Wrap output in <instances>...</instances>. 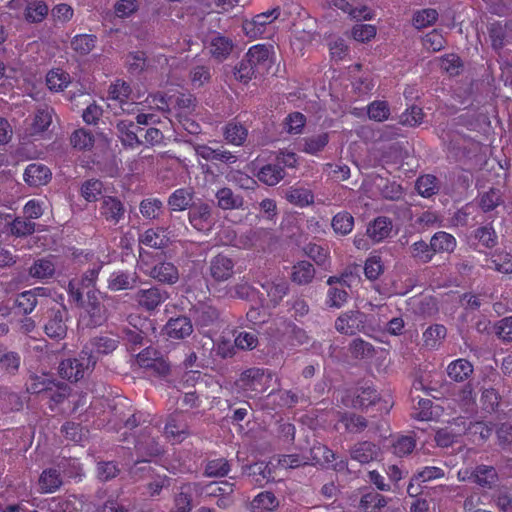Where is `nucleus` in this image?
I'll use <instances>...</instances> for the list:
<instances>
[{"label":"nucleus","mask_w":512,"mask_h":512,"mask_svg":"<svg viewBox=\"0 0 512 512\" xmlns=\"http://www.w3.org/2000/svg\"><path fill=\"white\" fill-rule=\"evenodd\" d=\"M77 306L84 309L78 322L80 328L94 329L106 322L107 309L103 304V296L99 290H87L86 299L83 297V305Z\"/></svg>","instance_id":"obj_1"},{"label":"nucleus","mask_w":512,"mask_h":512,"mask_svg":"<svg viewBox=\"0 0 512 512\" xmlns=\"http://www.w3.org/2000/svg\"><path fill=\"white\" fill-rule=\"evenodd\" d=\"M96 362L92 351L85 347L77 358L62 360L58 366V373L63 379L77 382L84 377L85 371L94 368Z\"/></svg>","instance_id":"obj_2"},{"label":"nucleus","mask_w":512,"mask_h":512,"mask_svg":"<svg viewBox=\"0 0 512 512\" xmlns=\"http://www.w3.org/2000/svg\"><path fill=\"white\" fill-rule=\"evenodd\" d=\"M45 334L53 340L60 341L67 335L68 311L64 306H53L46 312Z\"/></svg>","instance_id":"obj_3"},{"label":"nucleus","mask_w":512,"mask_h":512,"mask_svg":"<svg viewBox=\"0 0 512 512\" xmlns=\"http://www.w3.org/2000/svg\"><path fill=\"white\" fill-rule=\"evenodd\" d=\"M8 7L23 10V17L29 23L42 22L49 12L46 0H11Z\"/></svg>","instance_id":"obj_4"},{"label":"nucleus","mask_w":512,"mask_h":512,"mask_svg":"<svg viewBox=\"0 0 512 512\" xmlns=\"http://www.w3.org/2000/svg\"><path fill=\"white\" fill-rule=\"evenodd\" d=\"M134 450L137 458L151 460L163 454L159 443L151 436L149 427H145L135 436Z\"/></svg>","instance_id":"obj_5"},{"label":"nucleus","mask_w":512,"mask_h":512,"mask_svg":"<svg viewBox=\"0 0 512 512\" xmlns=\"http://www.w3.org/2000/svg\"><path fill=\"white\" fill-rule=\"evenodd\" d=\"M99 269L93 268L84 273L81 279H72L68 284V294L76 305H83V295L89 289H95L94 283Z\"/></svg>","instance_id":"obj_6"},{"label":"nucleus","mask_w":512,"mask_h":512,"mask_svg":"<svg viewBox=\"0 0 512 512\" xmlns=\"http://www.w3.org/2000/svg\"><path fill=\"white\" fill-rule=\"evenodd\" d=\"M280 16V7L255 15L252 20L243 22V31L250 38H256L263 34L265 26Z\"/></svg>","instance_id":"obj_7"},{"label":"nucleus","mask_w":512,"mask_h":512,"mask_svg":"<svg viewBox=\"0 0 512 512\" xmlns=\"http://www.w3.org/2000/svg\"><path fill=\"white\" fill-rule=\"evenodd\" d=\"M128 99V84L124 80H117L108 91L107 106L115 116L126 111L124 106Z\"/></svg>","instance_id":"obj_8"},{"label":"nucleus","mask_w":512,"mask_h":512,"mask_svg":"<svg viewBox=\"0 0 512 512\" xmlns=\"http://www.w3.org/2000/svg\"><path fill=\"white\" fill-rule=\"evenodd\" d=\"M270 379V373L266 374L264 369L254 367L243 371L238 383L245 390L262 391Z\"/></svg>","instance_id":"obj_9"},{"label":"nucleus","mask_w":512,"mask_h":512,"mask_svg":"<svg viewBox=\"0 0 512 512\" xmlns=\"http://www.w3.org/2000/svg\"><path fill=\"white\" fill-rule=\"evenodd\" d=\"M212 209L204 202H193L189 207L188 219L190 224L198 231L208 229L212 225Z\"/></svg>","instance_id":"obj_10"},{"label":"nucleus","mask_w":512,"mask_h":512,"mask_svg":"<svg viewBox=\"0 0 512 512\" xmlns=\"http://www.w3.org/2000/svg\"><path fill=\"white\" fill-rule=\"evenodd\" d=\"M164 331L168 337L180 340L191 335L193 325L189 317L180 315L170 318L164 326Z\"/></svg>","instance_id":"obj_11"},{"label":"nucleus","mask_w":512,"mask_h":512,"mask_svg":"<svg viewBox=\"0 0 512 512\" xmlns=\"http://www.w3.org/2000/svg\"><path fill=\"white\" fill-rule=\"evenodd\" d=\"M51 179L50 169L41 163H31L24 171V181L31 187L45 185Z\"/></svg>","instance_id":"obj_12"},{"label":"nucleus","mask_w":512,"mask_h":512,"mask_svg":"<svg viewBox=\"0 0 512 512\" xmlns=\"http://www.w3.org/2000/svg\"><path fill=\"white\" fill-rule=\"evenodd\" d=\"M204 43H209L212 57L219 62L225 60L234 48L233 41L228 37L222 36L220 33H214V35Z\"/></svg>","instance_id":"obj_13"},{"label":"nucleus","mask_w":512,"mask_h":512,"mask_svg":"<svg viewBox=\"0 0 512 512\" xmlns=\"http://www.w3.org/2000/svg\"><path fill=\"white\" fill-rule=\"evenodd\" d=\"M53 108L42 105L39 106L34 114L32 123L27 129L30 136L39 135L48 130L52 123Z\"/></svg>","instance_id":"obj_14"},{"label":"nucleus","mask_w":512,"mask_h":512,"mask_svg":"<svg viewBox=\"0 0 512 512\" xmlns=\"http://www.w3.org/2000/svg\"><path fill=\"white\" fill-rule=\"evenodd\" d=\"M379 453L380 448L370 441L359 442L349 450L350 457L361 464H366L377 459Z\"/></svg>","instance_id":"obj_15"},{"label":"nucleus","mask_w":512,"mask_h":512,"mask_svg":"<svg viewBox=\"0 0 512 512\" xmlns=\"http://www.w3.org/2000/svg\"><path fill=\"white\" fill-rule=\"evenodd\" d=\"M233 267L232 259L218 254L211 260L210 274L216 281H225L232 276Z\"/></svg>","instance_id":"obj_16"},{"label":"nucleus","mask_w":512,"mask_h":512,"mask_svg":"<svg viewBox=\"0 0 512 512\" xmlns=\"http://www.w3.org/2000/svg\"><path fill=\"white\" fill-rule=\"evenodd\" d=\"M392 227L391 219L379 216L369 223L366 233L374 242H380L389 237Z\"/></svg>","instance_id":"obj_17"},{"label":"nucleus","mask_w":512,"mask_h":512,"mask_svg":"<svg viewBox=\"0 0 512 512\" xmlns=\"http://www.w3.org/2000/svg\"><path fill=\"white\" fill-rule=\"evenodd\" d=\"M150 275L162 283L174 284L179 279L177 267L170 262H161L155 265Z\"/></svg>","instance_id":"obj_18"},{"label":"nucleus","mask_w":512,"mask_h":512,"mask_svg":"<svg viewBox=\"0 0 512 512\" xmlns=\"http://www.w3.org/2000/svg\"><path fill=\"white\" fill-rule=\"evenodd\" d=\"M135 301L139 306L147 310H153L162 301V295L158 288L151 287L149 289H140L134 295Z\"/></svg>","instance_id":"obj_19"},{"label":"nucleus","mask_w":512,"mask_h":512,"mask_svg":"<svg viewBox=\"0 0 512 512\" xmlns=\"http://www.w3.org/2000/svg\"><path fill=\"white\" fill-rule=\"evenodd\" d=\"M217 205L223 210L238 209L243 206L244 199L241 195L234 194L230 188L224 187L217 191Z\"/></svg>","instance_id":"obj_20"},{"label":"nucleus","mask_w":512,"mask_h":512,"mask_svg":"<svg viewBox=\"0 0 512 512\" xmlns=\"http://www.w3.org/2000/svg\"><path fill=\"white\" fill-rule=\"evenodd\" d=\"M194 193L185 188L175 190L168 198V205L173 211L189 209L193 204Z\"/></svg>","instance_id":"obj_21"},{"label":"nucleus","mask_w":512,"mask_h":512,"mask_svg":"<svg viewBox=\"0 0 512 512\" xmlns=\"http://www.w3.org/2000/svg\"><path fill=\"white\" fill-rule=\"evenodd\" d=\"M52 385H55V379L51 376L47 374H33L29 377L26 389L30 394H43L46 396L48 390L51 391Z\"/></svg>","instance_id":"obj_22"},{"label":"nucleus","mask_w":512,"mask_h":512,"mask_svg":"<svg viewBox=\"0 0 512 512\" xmlns=\"http://www.w3.org/2000/svg\"><path fill=\"white\" fill-rule=\"evenodd\" d=\"M329 142V134L327 132H323L321 134L312 135L309 137L303 138L299 142V146L302 151L308 154H316L322 151Z\"/></svg>","instance_id":"obj_23"},{"label":"nucleus","mask_w":512,"mask_h":512,"mask_svg":"<svg viewBox=\"0 0 512 512\" xmlns=\"http://www.w3.org/2000/svg\"><path fill=\"white\" fill-rule=\"evenodd\" d=\"M447 373L454 381L462 382L473 373V365L466 359H458L448 366Z\"/></svg>","instance_id":"obj_24"},{"label":"nucleus","mask_w":512,"mask_h":512,"mask_svg":"<svg viewBox=\"0 0 512 512\" xmlns=\"http://www.w3.org/2000/svg\"><path fill=\"white\" fill-rule=\"evenodd\" d=\"M315 276V268L309 261H299L293 266V282L304 285L312 281Z\"/></svg>","instance_id":"obj_25"},{"label":"nucleus","mask_w":512,"mask_h":512,"mask_svg":"<svg viewBox=\"0 0 512 512\" xmlns=\"http://www.w3.org/2000/svg\"><path fill=\"white\" fill-rule=\"evenodd\" d=\"M194 150L198 156L202 157L207 161H221L226 163L229 162L231 159H234L233 161L236 160L235 156H233L230 152L212 149L207 145L196 144L194 145Z\"/></svg>","instance_id":"obj_26"},{"label":"nucleus","mask_w":512,"mask_h":512,"mask_svg":"<svg viewBox=\"0 0 512 512\" xmlns=\"http://www.w3.org/2000/svg\"><path fill=\"white\" fill-rule=\"evenodd\" d=\"M455 247V238L446 232H437L430 240V248L433 254L437 252H452Z\"/></svg>","instance_id":"obj_27"},{"label":"nucleus","mask_w":512,"mask_h":512,"mask_svg":"<svg viewBox=\"0 0 512 512\" xmlns=\"http://www.w3.org/2000/svg\"><path fill=\"white\" fill-rule=\"evenodd\" d=\"M284 174V169L280 165L267 164L259 170L257 177L261 182L273 186L283 179Z\"/></svg>","instance_id":"obj_28"},{"label":"nucleus","mask_w":512,"mask_h":512,"mask_svg":"<svg viewBox=\"0 0 512 512\" xmlns=\"http://www.w3.org/2000/svg\"><path fill=\"white\" fill-rule=\"evenodd\" d=\"M310 459L314 462L313 464H330L334 460L339 459V456L334 453L327 446L316 442L309 450Z\"/></svg>","instance_id":"obj_29"},{"label":"nucleus","mask_w":512,"mask_h":512,"mask_svg":"<svg viewBox=\"0 0 512 512\" xmlns=\"http://www.w3.org/2000/svg\"><path fill=\"white\" fill-rule=\"evenodd\" d=\"M42 288H36L34 290L24 291L18 295L14 305L25 315L30 314L34 308L38 305L37 293Z\"/></svg>","instance_id":"obj_30"},{"label":"nucleus","mask_w":512,"mask_h":512,"mask_svg":"<svg viewBox=\"0 0 512 512\" xmlns=\"http://www.w3.org/2000/svg\"><path fill=\"white\" fill-rule=\"evenodd\" d=\"M507 22L502 25L500 22L491 23L488 27V34L491 40V46L495 51H500L504 45L507 37Z\"/></svg>","instance_id":"obj_31"},{"label":"nucleus","mask_w":512,"mask_h":512,"mask_svg":"<svg viewBox=\"0 0 512 512\" xmlns=\"http://www.w3.org/2000/svg\"><path fill=\"white\" fill-rule=\"evenodd\" d=\"M150 67V61L144 51L130 52V75L139 76L142 82L145 77H141Z\"/></svg>","instance_id":"obj_32"},{"label":"nucleus","mask_w":512,"mask_h":512,"mask_svg":"<svg viewBox=\"0 0 512 512\" xmlns=\"http://www.w3.org/2000/svg\"><path fill=\"white\" fill-rule=\"evenodd\" d=\"M71 82L69 73L62 69L51 70L46 76V83L50 90L62 91Z\"/></svg>","instance_id":"obj_33"},{"label":"nucleus","mask_w":512,"mask_h":512,"mask_svg":"<svg viewBox=\"0 0 512 512\" xmlns=\"http://www.w3.org/2000/svg\"><path fill=\"white\" fill-rule=\"evenodd\" d=\"M387 504L386 498L378 492L371 491L364 494L360 500V507L364 512H378Z\"/></svg>","instance_id":"obj_34"},{"label":"nucleus","mask_w":512,"mask_h":512,"mask_svg":"<svg viewBox=\"0 0 512 512\" xmlns=\"http://www.w3.org/2000/svg\"><path fill=\"white\" fill-rule=\"evenodd\" d=\"M39 485L42 492H55L62 485L60 474L55 469L43 471L39 478Z\"/></svg>","instance_id":"obj_35"},{"label":"nucleus","mask_w":512,"mask_h":512,"mask_svg":"<svg viewBox=\"0 0 512 512\" xmlns=\"http://www.w3.org/2000/svg\"><path fill=\"white\" fill-rule=\"evenodd\" d=\"M279 506V501L274 493L264 491L258 494L251 502V509L253 512L268 510L271 511Z\"/></svg>","instance_id":"obj_36"},{"label":"nucleus","mask_w":512,"mask_h":512,"mask_svg":"<svg viewBox=\"0 0 512 512\" xmlns=\"http://www.w3.org/2000/svg\"><path fill=\"white\" fill-rule=\"evenodd\" d=\"M159 351L152 348L151 346H146L141 352L136 354L135 360L130 361V367L133 372L143 368L147 370L150 366V363L156 360L157 354Z\"/></svg>","instance_id":"obj_37"},{"label":"nucleus","mask_w":512,"mask_h":512,"mask_svg":"<svg viewBox=\"0 0 512 512\" xmlns=\"http://www.w3.org/2000/svg\"><path fill=\"white\" fill-rule=\"evenodd\" d=\"M415 186L418 193L423 197H431L439 190L437 177L430 174L420 176Z\"/></svg>","instance_id":"obj_38"},{"label":"nucleus","mask_w":512,"mask_h":512,"mask_svg":"<svg viewBox=\"0 0 512 512\" xmlns=\"http://www.w3.org/2000/svg\"><path fill=\"white\" fill-rule=\"evenodd\" d=\"M349 351L352 357L356 359L371 358L375 354L373 345L369 342L364 341L361 338L352 340L349 345Z\"/></svg>","instance_id":"obj_39"},{"label":"nucleus","mask_w":512,"mask_h":512,"mask_svg":"<svg viewBox=\"0 0 512 512\" xmlns=\"http://www.w3.org/2000/svg\"><path fill=\"white\" fill-rule=\"evenodd\" d=\"M353 226L354 218L346 211L336 214L332 219V227L336 233L346 235L352 231Z\"/></svg>","instance_id":"obj_40"},{"label":"nucleus","mask_w":512,"mask_h":512,"mask_svg":"<svg viewBox=\"0 0 512 512\" xmlns=\"http://www.w3.org/2000/svg\"><path fill=\"white\" fill-rule=\"evenodd\" d=\"M55 272V265L49 259L42 258L30 267L29 273L34 278H48Z\"/></svg>","instance_id":"obj_41"},{"label":"nucleus","mask_w":512,"mask_h":512,"mask_svg":"<svg viewBox=\"0 0 512 512\" xmlns=\"http://www.w3.org/2000/svg\"><path fill=\"white\" fill-rule=\"evenodd\" d=\"M96 37L93 35H77L71 41V47L80 55L89 54L95 47Z\"/></svg>","instance_id":"obj_42"},{"label":"nucleus","mask_w":512,"mask_h":512,"mask_svg":"<svg viewBox=\"0 0 512 512\" xmlns=\"http://www.w3.org/2000/svg\"><path fill=\"white\" fill-rule=\"evenodd\" d=\"M140 242L152 248L163 249L166 248L171 241L168 236L161 235L153 229H149L144 233Z\"/></svg>","instance_id":"obj_43"},{"label":"nucleus","mask_w":512,"mask_h":512,"mask_svg":"<svg viewBox=\"0 0 512 512\" xmlns=\"http://www.w3.org/2000/svg\"><path fill=\"white\" fill-rule=\"evenodd\" d=\"M70 392L68 384L55 379V385H52L51 391L48 390L45 397L55 404H61L69 397Z\"/></svg>","instance_id":"obj_44"},{"label":"nucleus","mask_w":512,"mask_h":512,"mask_svg":"<svg viewBox=\"0 0 512 512\" xmlns=\"http://www.w3.org/2000/svg\"><path fill=\"white\" fill-rule=\"evenodd\" d=\"M269 55L270 51L265 45H255L246 53V57L256 69L261 65H265L269 59Z\"/></svg>","instance_id":"obj_45"},{"label":"nucleus","mask_w":512,"mask_h":512,"mask_svg":"<svg viewBox=\"0 0 512 512\" xmlns=\"http://www.w3.org/2000/svg\"><path fill=\"white\" fill-rule=\"evenodd\" d=\"M151 460H145L137 458L132 466H130V478L141 479V478H152L153 468L150 465Z\"/></svg>","instance_id":"obj_46"},{"label":"nucleus","mask_w":512,"mask_h":512,"mask_svg":"<svg viewBox=\"0 0 512 512\" xmlns=\"http://www.w3.org/2000/svg\"><path fill=\"white\" fill-rule=\"evenodd\" d=\"M70 141L74 148L86 150L93 146L94 136L85 129H78L73 132Z\"/></svg>","instance_id":"obj_47"},{"label":"nucleus","mask_w":512,"mask_h":512,"mask_svg":"<svg viewBox=\"0 0 512 512\" xmlns=\"http://www.w3.org/2000/svg\"><path fill=\"white\" fill-rule=\"evenodd\" d=\"M118 339L108 336L94 337L90 340V344L96 349L97 353L108 354L114 351L118 346Z\"/></svg>","instance_id":"obj_48"},{"label":"nucleus","mask_w":512,"mask_h":512,"mask_svg":"<svg viewBox=\"0 0 512 512\" xmlns=\"http://www.w3.org/2000/svg\"><path fill=\"white\" fill-rule=\"evenodd\" d=\"M447 329L445 326L435 324L428 327L423 333L424 345L426 347H435L438 340L445 338Z\"/></svg>","instance_id":"obj_49"},{"label":"nucleus","mask_w":512,"mask_h":512,"mask_svg":"<svg viewBox=\"0 0 512 512\" xmlns=\"http://www.w3.org/2000/svg\"><path fill=\"white\" fill-rule=\"evenodd\" d=\"M286 198L290 203L304 207L306 205L313 203L314 197L309 190L303 188H296L290 190L286 194Z\"/></svg>","instance_id":"obj_50"},{"label":"nucleus","mask_w":512,"mask_h":512,"mask_svg":"<svg viewBox=\"0 0 512 512\" xmlns=\"http://www.w3.org/2000/svg\"><path fill=\"white\" fill-rule=\"evenodd\" d=\"M422 109L418 106L412 105L404 113L399 116V124L404 126H417L421 123L423 118Z\"/></svg>","instance_id":"obj_51"},{"label":"nucleus","mask_w":512,"mask_h":512,"mask_svg":"<svg viewBox=\"0 0 512 512\" xmlns=\"http://www.w3.org/2000/svg\"><path fill=\"white\" fill-rule=\"evenodd\" d=\"M361 394L357 395L352 400V405L354 408H362L368 405H374L377 400H379V395L376 390L371 387L361 388Z\"/></svg>","instance_id":"obj_52"},{"label":"nucleus","mask_w":512,"mask_h":512,"mask_svg":"<svg viewBox=\"0 0 512 512\" xmlns=\"http://www.w3.org/2000/svg\"><path fill=\"white\" fill-rule=\"evenodd\" d=\"M103 184L97 179L85 181L81 187L82 196L89 202L97 201L102 192Z\"/></svg>","instance_id":"obj_53"},{"label":"nucleus","mask_w":512,"mask_h":512,"mask_svg":"<svg viewBox=\"0 0 512 512\" xmlns=\"http://www.w3.org/2000/svg\"><path fill=\"white\" fill-rule=\"evenodd\" d=\"M120 473L114 461H100L97 463V477L101 481H109Z\"/></svg>","instance_id":"obj_54"},{"label":"nucleus","mask_w":512,"mask_h":512,"mask_svg":"<svg viewBox=\"0 0 512 512\" xmlns=\"http://www.w3.org/2000/svg\"><path fill=\"white\" fill-rule=\"evenodd\" d=\"M462 66L461 58L456 54H448L441 58L440 67L450 76L459 75Z\"/></svg>","instance_id":"obj_55"},{"label":"nucleus","mask_w":512,"mask_h":512,"mask_svg":"<svg viewBox=\"0 0 512 512\" xmlns=\"http://www.w3.org/2000/svg\"><path fill=\"white\" fill-rule=\"evenodd\" d=\"M346 326L349 328L350 335L355 334L357 331H361L365 327L366 314L360 311H349L346 312Z\"/></svg>","instance_id":"obj_56"},{"label":"nucleus","mask_w":512,"mask_h":512,"mask_svg":"<svg viewBox=\"0 0 512 512\" xmlns=\"http://www.w3.org/2000/svg\"><path fill=\"white\" fill-rule=\"evenodd\" d=\"M61 432L64 433L66 439L75 443L81 442L85 437L81 424L72 421L65 422Z\"/></svg>","instance_id":"obj_57"},{"label":"nucleus","mask_w":512,"mask_h":512,"mask_svg":"<svg viewBox=\"0 0 512 512\" xmlns=\"http://www.w3.org/2000/svg\"><path fill=\"white\" fill-rule=\"evenodd\" d=\"M383 271L384 268L380 256H371L366 260L364 273L369 280L374 281L378 279Z\"/></svg>","instance_id":"obj_58"},{"label":"nucleus","mask_w":512,"mask_h":512,"mask_svg":"<svg viewBox=\"0 0 512 512\" xmlns=\"http://www.w3.org/2000/svg\"><path fill=\"white\" fill-rule=\"evenodd\" d=\"M257 69L251 64L249 59L245 58L234 68L235 78L243 83H248Z\"/></svg>","instance_id":"obj_59"},{"label":"nucleus","mask_w":512,"mask_h":512,"mask_svg":"<svg viewBox=\"0 0 512 512\" xmlns=\"http://www.w3.org/2000/svg\"><path fill=\"white\" fill-rule=\"evenodd\" d=\"M367 113L370 119L380 122L388 118L390 110L387 102L374 101L368 106Z\"/></svg>","instance_id":"obj_60"},{"label":"nucleus","mask_w":512,"mask_h":512,"mask_svg":"<svg viewBox=\"0 0 512 512\" xmlns=\"http://www.w3.org/2000/svg\"><path fill=\"white\" fill-rule=\"evenodd\" d=\"M438 13L435 9H424L415 14L413 25L420 29L434 24L437 21Z\"/></svg>","instance_id":"obj_61"},{"label":"nucleus","mask_w":512,"mask_h":512,"mask_svg":"<svg viewBox=\"0 0 512 512\" xmlns=\"http://www.w3.org/2000/svg\"><path fill=\"white\" fill-rule=\"evenodd\" d=\"M352 36L359 42H367L376 36V27L370 24H356L352 28Z\"/></svg>","instance_id":"obj_62"},{"label":"nucleus","mask_w":512,"mask_h":512,"mask_svg":"<svg viewBox=\"0 0 512 512\" xmlns=\"http://www.w3.org/2000/svg\"><path fill=\"white\" fill-rule=\"evenodd\" d=\"M230 466L228 461L223 459H217L210 461L206 468L205 474L209 477H223L228 474Z\"/></svg>","instance_id":"obj_63"},{"label":"nucleus","mask_w":512,"mask_h":512,"mask_svg":"<svg viewBox=\"0 0 512 512\" xmlns=\"http://www.w3.org/2000/svg\"><path fill=\"white\" fill-rule=\"evenodd\" d=\"M495 334L502 340L512 341V316L505 317L494 325Z\"/></svg>","instance_id":"obj_64"}]
</instances>
